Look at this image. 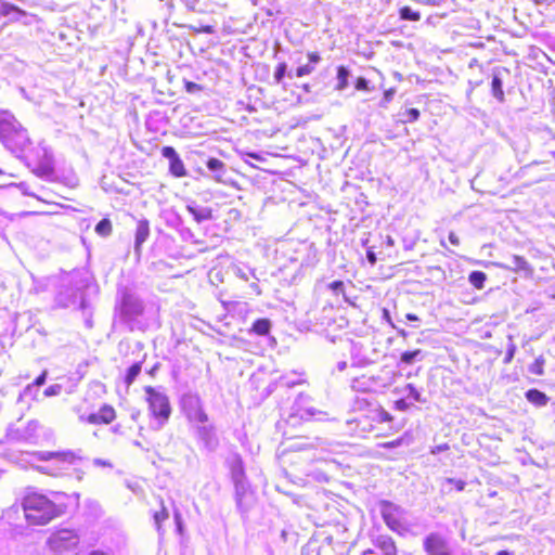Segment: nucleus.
<instances>
[{"mask_svg": "<svg viewBox=\"0 0 555 555\" xmlns=\"http://www.w3.org/2000/svg\"><path fill=\"white\" fill-rule=\"evenodd\" d=\"M0 140L15 155L24 153L31 143L27 130L9 112H0Z\"/></svg>", "mask_w": 555, "mask_h": 555, "instance_id": "1", "label": "nucleus"}, {"mask_svg": "<svg viewBox=\"0 0 555 555\" xmlns=\"http://www.w3.org/2000/svg\"><path fill=\"white\" fill-rule=\"evenodd\" d=\"M22 505L27 522L34 526L46 525L60 514L52 501L36 492L26 494Z\"/></svg>", "mask_w": 555, "mask_h": 555, "instance_id": "2", "label": "nucleus"}, {"mask_svg": "<svg viewBox=\"0 0 555 555\" xmlns=\"http://www.w3.org/2000/svg\"><path fill=\"white\" fill-rule=\"evenodd\" d=\"M117 309L121 320L129 325L143 314V301L138 296L132 283L118 285Z\"/></svg>", "mask_w": 555, "mask_h": 555, "instance_id": "3", "label": "nucleus"}, {"mask_svg": "<svg viewBox=\"0 0 555 555\" xmlns=\"http://www.w3.org/2000/svg\"><path fill=\"white\" fill-rule=\"evenodd\" d=\"M144 391L149 403L150 414L157 424L156 429H160L168 422L171 414L169 399L164 391L152 386H146Z\"/></svg>", "mask_w": 555, "mask_h": 555, "instance_id": "4", "label": "nucleus"}, {"mask_svg": "<svg viewBox=\"0 0 555 555\" xmlns=\"http://www.w3.org/2000/svg\"><path fill=\"white\" fill-rule=\"evenodd\" d=\"M80 542L78 533L72 529H60L48 539L52 552L59 555L75 553Z\"/></svg>", "mask_w": 555, "mask_h": 555, "instance_id": "5", "label": "nucleus"}, {"mask_svg": "<svg viewBox=\"0 0 555 555\" xmlns=\"http://www.w3.org/2000/svg\"><path fill=\"white\" fill-rule=\"evenodd\" d=\"M37 459L40 461L51 462L53 466L43 467L41 470L56 476L60 470L66 469L70 465L75 464L80 456L69 450L62 452L41 451L37 453Z\"/></svg>", "mask_w": 555, "mask_h": 555, "instance_id": "6", "label": "nucleus"}, {"mask_svg": "<svg viewBox=\"0 0 555 555\" xmlns=\"http://www.w3.org/2000/svg\"><path fill=\"white\" fill-rule=\"evenodd\" d=\"M181 409L191 423L204 424L208 422L202 400L196 393H184L181 398Z\"/></svg>", "mask_w": 555, "mask_h": 555, "instance_id": "7", "label": "nucleus"}, {"mask_svg": "<svg viewBox=\"0 0 555 555\" xmlns=\"http://www.w3.org/2000/svg\"><path fill=\"white\" fill-rule=\"evenodd\" d=\"M380 514L390 530L400 532L403 529L402 518L405 511L401 506L389 501H383L380 503Z\"/></svg>", "mask_w": 555, "mask_h": 555, "instance_id": "8", "label": "nucleus"}, {"mask_svg": "<svg viewBox=\"0 0 555 555\" xmlns=\"http://www.w3.org/2000/svg\"><path fill=\"white\" fill-rule=\"evenodd\" d=\"M423 547L427 555H452L449 539L440 532L427 534L423 541Z\"/></svg>", "mask_w": 555, "mask_h": 555, "instance_id": "9", "label": "nucleus"}, {"mask_svg": "<svg viewBox=\"0 0 555 555\" xmlns=\"http://www.w3.org/2000/svg\"><path fill=\"white\" fill-rule=\"evenodd\" d=\"M232 478L235 485V491H236V503L237 506H242L243 495L245 493L246 487H245V473L243 467V462L240 457L235 460V462L232 465Z\"/></svg>", "mask_w": 555, "mask_h": 555, "instance_id": "10", "label": "nucleus"}, {"mask_svg": "<svg viewBox=\"0 0 555 555\" xmlns=\"http://www.w3.org/2000/svg\"><path fill=\"white\" fill-rule=\"evenodd\" d=\"M196 435L206 450L211 452L217 449L219 440L212 425L204 423L201 426H197Z\"/></svg>", "mask_w": 555, "mask_h": 555, "instance_id": "11", "label": "nucleus"}, {"mask_svg": "<svg viewBox=\"0 0 555 555\" xmlns=\"http://www.w3.org/2000/svg\"><path fill=\"white\" fill-rule=\"evenodd\" d=\"M330 287L336 294L341 293L345 300L352 306H356V299L358 296L353 292V285L351 280H347V284L343 280L334 281Z\"/></svg>", "mask_w": 555, "mask_h": 555, "instance_id": "12", "label": "nucleus"}, {"mask_svg": "<svg viewBox=\"0 0 555 555\" xmlns=\"http://www.w3.org/2000/svg\"><path fill=\"white\" fill-rule=\"evenodd\" d=\"M186 209L197 223L212 218V211L209 207L197 206L195 203H191L186 206Z\"/></svg>", "mask_w": 555, "mask_h": 555, "instance_id": "13", "label": "nucleus"}, {"mask_svg": "<svg viewBox=\"0 0 555 555\" xmlns=\"http://www.w3.org/2000/svg\"><path fill=\"white\" fill-rule=\"evenodd\" d=\"M0 15L8 17L11 22H15L25 16L26 12L11 3L3 2L0 4Z\"/></svg>", "mask_w": 555, "mask_h": 555, "instance_id": "14", "label": "nucleus"}, {"mask_svg": "<svg viewBox=\"0 0 555 555\" xmlns=\"http://www.w3.org/2000/svg\"><path fill=\"white\" fill-rule=\"evenodd\" d=\"M395 392L402 395L406 398H411L415 402H421V403L426 402V400L422 397L421 391L413 384H406L405 386H403L401 388L397 387L395 389Z\"/></svg>", "mask_w": 555, "mask_h": 555, "instance_id": "15", "label": "nucleus"}, {"mask_svg": "<svg viewBox=\"0 0 555 555\" xmlns=\"http://www.w3.org/2000/svg\"><path fill=\"white\" fill-rule=\"evenodd\" d=\"M150 235V225L147 220H140L135 230V242L134 246L138 250L140 246L147 240Z\"/></svg>", "mask_w": 555, "mask_h": 555, "instance_id": "16", "label": "nucleus"}, {"mask_svg": "<svg viewBox=\"0 0 555 555\" xmlns=\"http://www.w3.org/2000/svg\"><path fill=\"white\" fill-rule=\"evenodd\" d=\"M526 398L530 403L537 406H544L548 402L547 396L538 389H529L526 392Z\"/></svg>", "mask_w": 555, "mask_h": 555, "instance_id": "17", "label": "nucleus"}, {"mask_svg": "<svg viewBox=\"0 0 555 555\" xmlns=\"http://www.w3.org/2000/svg\"><path fill=\"white\" fill-rule=\"evenodd\" d=\"M207 168L215 172V180L221 181V177L224 173V164L218 158H209L207 160Z\"/></svg>", "mask_w": 555, "mask_h": 555, "instance_id": "18", "label": "nucleus"}, {"mask_svg": "<svg viewBox=\"0 0 555 555\" xmlns=\"http://www.w3.org/2000/svg\"><path fill=\"white\" fill-rule=\"evenodd\" d=\"M271 322L268 319H258L254 322L251 332L258 335H267L270 332Z\"/></svg>", "mask_w": 555, "mask_h": 555, "instance_id": "19", "label": "nucleus"}, {"mask_svg": "<svg viewBox=\"0 0 555 555\" xmlns=\"http://www.w3.org/2000/svg\"><path fill=\"white\" fill-rule=\"evenodd\" d=\"M98 413L102 424H109L115 418V410L107 404L103 405Z\"/></svg>", "mask_w": 555, "mask_h": 555, "instance_id": "20", "label": "nucleus"}, {"mask_svg": "<svg viewBox=\"0 0 555 555\" xmlns=\"http://www.w3.org/2000/svg\"><path fill=\"white\" fill-rule=\"evenodd\" d=\"M491 89L493 96L502 102L504 100L503 82L499 76L492 78Z\"/></svg>", "mask_w": 555, "mask_h": 555, "instance_id": "21", "label": "nucleus"}, {"mask_svg": "<svg viewBox=\"0 0 555 555\" xmlns=\"http://www.w3.org/2000/svg\"><path fill=\"white\" fill-rule=\"evenodd\" d=\"M512 267L515 272L524 273L526 275L530 273V268L527 261L521 257H514L512 260Z\"/></svg>", "mask_w": 555, "mask_h": 555, "instance_id": "22", "label": "nucleus"}, {"mask_svg": "<svg viewBox=\"0 0 555 555\" xmlns=\"http://www.w3.org/2000/svg\"><path fill=\"white\" fill-rule=\"evenodd\" d=\"M170 171L176 177H184L186 175L183 162L179 156L170 162Z\"/></svg>", "mask_w": 555, "mask_h": 555, "instance_id": "23", "label": "nucleus"}, {"mask_svg": "<svg viewBox=\"0 0 555 555\" xmlns=\"http://www.w3.org/2000/svg\"><path fill=\"white\" fill-rule=\"evenodd\" d=\"M142 370V365L140 362H135L133 363L127 371V374H126V377H125V382L126 384L129 386L131 385L134 379L137 378V376L140 374Z\"/></svg>", "mask_w": 555, "mask_h": 555, "instance_id": "24", "label": "nucleus"}, {"mask_svg": "<svg viewBox=\"0 0 555 555\" xmlns=\"http://www.w3.org/2000/svg\"><path fill=\"white\" fill-rule=\"evenodd\" d=\"M17 195L16 188L13 185L10 186H0V202H4L7 199L13 198ZM0 212L3 214L4 210L0 207Z\"/></svg>", "mask_w": 555, "mask_h": 555, "instance_id": "25", "label": "nucleus"}, {"mask_svg": "<svg viewBox=\"0 0 555 555\" xmlns=\"http://www.w3.org/2000/svg\"><path fill=\"white\" fill-rule=\"evenodd\" d=\"M349 72L346 67L340 66L337 70V90H344L348 86Z\"/></svg>", "mask_w": 555, "mask_h": 555, "instance_id": "26", "label": "nucleus"}, {"mask_svg": "<svg viewBox=\"0 0 555 555\" xmlns=\"http://www.w3.org/2000/svg\"><path fill=\"white\" fill-rule=\"evenodd\" d=\"M95 232L101 236H108L112 233V222L108 219H102L96 224Z\"/></svg>", "mask_w": 555, "mask_h": 555, "instance_id": "27", "label": "nucleus"}, {"mask_svg": "<svg viewBox=\"0 0 555 555\" xmlns=\"http://www.w3.org/2000/svg\"><path fill=\"white\" fill-rule=\"evenodd\" d=\"M400 17L406 21H420L421 14L413 11L410 7H403L400 9Z\"/></svg>", "mask_w": 555, "mask_h": 555, "instance_id": "28", "label": "nucleus"}, {"mask_svg": "<svg viewBox=\"0 0 555 555\" xmlns=\"http://www.w3.org/2000/svg\"><path fill=\"white\" fill-rule=\"evenodd\" d=\"M545 360L543 356H540L535 359V361L529 366V371L532 374L535 375H543V366H544Z\"/></svg>", "mask_w": 555, "mask_h": 555, "instance_id": "29", "label": "nucleus"}, {"mask_svg": "<svg viewBox=\"0 0 555 555\" xmlns=\"http://www.w3.org/2000/svg\"><path fill=\"white\" fill-rule=\"evenodd\" d=\"M326 415L327 414L325 412L317 410L314 408H306L304 413L301 414V417L309 416L322 421L326 418Z\"/></svg>", "mask_w": 555, "mask_h": 555, "instance_id": "30", "label": "nucleus"}, {"mask_svg": "<svg viewBox=\"0 0 555 555\" xmlns=\"http://www.w3.org/2000/svg\"><path fill=\"white\" fill-rule=\"evenodd\" d=\"M168 517H169V514L164 506L162 507V509L159 512H156L154 514V521H155V525H156V528L158 531H160L162 522L165 521L166 519H168Z\"/></svg>", "mask_w": 555, "mask_h": 555, "instance_id": "31", "label": "nucleus"}, {"mask_svg": "<svg viewBox=\"0 0 555 555\" xmlns=\"http://www.w3.org/2000/svg\"><path fill=\"white\" fill-rule=\"evenodd\" d=\"M38 392V387H35V385L29 384L27 385L24 390L21 392L18 401H23L25 398H35Z\"/></svg>", "mask_w": 555, "mask_h": 555, "instance_id": "32", "label": "nucleus"}, {"mask_svg": "<svg viewBox=\"0 0 555 555\" xmlns=\"http://www.w3.org/2000/svg\"><path fill=\"white\" fill-rule=\"evenodd\" d=\"M421 354V350H414V351H405L401 354V361L405 364H411L415 360H417V357Z\"/></svg>", "mask_w": 555, "mask_h": 555, "instance_id": "33", "label": "nucleus"}, {"mask_svg": "<svg viewBox=\"0 0 555 555\" xmlns=\"http://www.w3.org/2000/svg\"><path fill=\"white\" fill-rule=\"evenodd\" d=\"M286 70H287V65L286 63H280L276 68H275V72H274V80L276 83H281L283 78L285 77L286 75Z\"/></svg>", "mask_w": 555, "mask_h": 555, "instance_id": "34", "label": "nucleus"}, {"mask_svg": "<svg viewBox=\"0 0 555 555\" xmlns=\"http://www.w3.org/2000/svg\"><path fill=\"white\" fill-rule=\"evenodd\" d=\"M447 485H454L457 491H463L465 488V481L460 479L446 478L442 485L443 490L446 489Z\"/></svg>", "mask_w": 555, "mask_h": 555, "instance_id": "35", "label": "nucleus"}, {"mask_svg": "<svg viewBox=\"0 0 555 555\" xmlns=\"http://www.w3.org/2000/svg\"><path fill=\"white\" fill-rule=\"evenodd\" d=\"M189 28L194 33L214 34L216 31L215 27L211 25H190Z\"/></svg>", "mask_w": 555, "mask_h": 555, "instance_id": "36", "label": "nucleus"}, {"mask_svg": "<svg viewBox=\"0 0 555 555\" xmlns=\"http://www.w3.org/2000/svg\"><path fill=\"white\" fill-rule=\"evenodd\" d=\"M314 70V66L312 64H305L299 66L296 69V76L297 77H304L307 75H310Z\"/></svg>", "mask_w": 555, "mask_h": 555, "instance_id": "37", "label": "nucleus"}, {"mask_svg": "<svg viewBox=\"0 0 555 555\" xmlns=\"http://www.w3.org/2000/svg\"><path fill=\"white\" fill-rule=\"evenodd\" d=\"M162 155L169 159V162H171L172 159L177 158L179 155L178 153L176 152V150L171 146H165L163 147L162 150Z\"/></svg>", "mask_w": 555, "mask_h": 555, "instance_id": "38", "label": "nucleus"}, {"mask_svg": "<svg viewBox=\"0 0 555 555\" xmlns=\"http://www.w3.org/2000/svg\"><path fill=\"white\" fill-rule=\"evenodd\" d=\"M80 422H87L89 424H102L99 417V413H91L85 417V415L79 416Z\"/></svg>", "mask_w": 555, "mask_h": 555, "instance_id": "39", "label": "nucleus"}, {"mask_svg": "<svg viewBox=\"0 0 555 555\" xmlns=\"http://www.w3.org/2000/svg\"><path fill=\"white\" fill-rule=\"evenodd\" d=\"M62 391V386L59 385V384H54V385H51L49 386L46 390H44V396L46 397H52V396H57L60 395Z\"/></svg>", "mask_w": 555, "mask_h": 555, "instance_id": "40", "label": "nucleus"}, {"mask_svg": "<svg viewBox=\"0 0 555 555\" xmlns=\"http://www.w3.org/2000/svg\"><path fill=\"white\" fill-rule=\"evenodd\" d=\"M509 340H511V343L508 344L507 351H506L505 359H504L505 363H508L512 361V359L514 358L515 351H516V346H515V344L512 343V337H509Z\"/></svg>", "mask_w": 555, "mask_h": 555, "instance_id": "41", "label": "nucleus"}, {"mask_svg": "<svg viewBox=\"0 0 555 555\" xmlns=\"http://www.w3.org/2000/svg\"><path fill=\"white\" fill-rule=\"evenodd\" d=\"M405 117H406L405 121L413 122L418 119L420 112L416 108H409L405 112Z\"/></svg>", "mask_w": 555, "mask_h": 555, "instance_id": "42", "label": "nucleus"}, {"mask_svg": "<svg viewBox=\"0 0 555 555\" xmlns=\"http://www.w3.org/2000/svg\"><path fill=\"white\" fill-rule=\"evenodd\" d=\"M393 94H395V91L392 89L385 91L384 98L380 102V106L386 107L387 104L392 100Z\"/></svg>", "mask_w": 555, "mask_h": 555, "instance_id": "43", "label": "nucleus"}, {"mask_svg": "<svg viewBox=\"0 0 555 555\" xmlns=\"http://www.w3.org/2000/svg\"><path fill=\"white\" fill-rule=\"evenodd\" d=\"M395 405L399 411H406L411 406V403H408L405 398H401L395 402Z\"/></svg>", "mask_w": 555, "mask_h": 555, "instance_id": "44", "label": "nucleus"}, {"mask_svg": "<svg viewBox=\"0 0 555 555\" xmlns=\"http://www.w3.org/2000/svg\"><path fill=\"white\" fill-rule=\"evenodd\" d=\"M356 88L358 90H367L369 89V81L365 78L360 77V78H358V80L356 82Z\"/></svg>", "mask_w": 555, "mask_h": 555, "instance_id": "45", "label": "nucleus"}, {"mask_svg": "<svg viewBox=\"0 0 555 555\" xmlns=\"http://www.w3.org/2000/svg\"><path fill=\"white\" fill-rule=\"evenodd\" d=\"M189 10L197 11L199 0H181Z\"/></svg>", "mask_w": 555, "mask_h": 555, "instance_id": "46", "label": "nucleus"}, {"mask_svg": "<svg viewBox=\"0 0 555 555\" xmlns=\"http://www.w3.org/2000/svg\"><path fill=\"white\" fill-rule=\"evenodd\" d=\"M47 379V371H43L33 383L35 387H40L46 383Z\"/></svg>", "mask_w": 555, "mask_h": 555, "instance_id": "47", "label": "nucleus"}, {"mask_svg": "<svg viewBox=\"0 0 555 555\" xmlns=\"http://www.w3.org/2000/svg\"><path fill=\"white\" fill-rule=\"evenodd\" d=\"M309 63L312 64L314 67L315 65L321 61L320 55L317 52H311L308 54Z\"/></svg>", "mask_w": 555, "mask_h": 555, "instance_id": "48", "label": "nucleus"}, {"mask_svg": "<svg viewBox=\"0 0 555 555\" xmlns=\"http://www.w3.org/2000/svg\"><path fill=\"white\" fill-rule=\"evenodd\" d=\"M483 281L485 280H468V284L475 289H481L483 287Z\"/></svg>", "mask_w": 555, "mask_h": 555, "instance_id": "49", "label": "nucleus"}, {"mask_svg": "<svg viewBox=\"0 0 555 555\" xmlns=\"http://www.w3.org/2000/svg\"><path fill=\"white\" fill-rule=\"evenodd\" d=\"M366 258L371 264H374L376 262V255L373 251L372 247H367L366 249Z\"/></svg>", "mask_w": 555, "mask_h": 555, "instance_id": "50", "label": "nucleus"}, {"mask_svg": "<svg viewBox=\"0 0 555 555\" xmlns=\"http://www.w3.org/2000/svg\"><path fill=\"white\" fill-rule=\"evenodd\" d=\"M284 380V384L287 386V387H293L295 385H298V384H301L302 383V379L301 378H296V379H288L287 377H284L283 378Z\"/></svg>", "mask_w": 555, "mask_h": 555, "instance_id": "51", "label": "nucleus"}, {"mask_svg": "<svg viewBox=\"0 0 555 555\" xmlns=\"http://www.w3.org/2000/svg\"><path fill=\"white\" fill-rule=\"evenodd\" d=\"M448 240L454 246H459L460 245V238H459V236L454 232H450L449 233Z\"/></svg>", "mask_w": 555, "mask_h": 555, "instance_id": "52", "label": "nucleus"}, {"mask_svg": "<svg viewBox=\"0 0 555 555\" xmlns=\"http://www.w3.org/2000/svg\"><path fill=\"white\" fill-rule=\"evenodd\" d=\"M400 443H401L400 440H393V441L384 443V447L391 449V448H397L398 446H400Z\"/></svg>", "mask_w": 555, "mask_h": 555, "instance_id": "53", "label": "nucleus"}, {"mask_svg": "<svg viewBox=\"0 0 555 555\" xmlns=\"http://www.w3.org/2000/svg\"><path fill=\"white\" fill-rule=\"evenodd\" d=\"M468 278H473V279H476V278H486L485 273L480 272V271H473L469 273Z\"/></svg>", "mask_w": 555, "mask_h": 555, "instance_id": "54", "label": "nucleus"}, {"mask_svg": "<svg viewBox=\"0 0 555 555\" xmlns=\"http://www.w3.org/2000/svg\"><path fill=\"white\" fill-rule=\"evenodd\" d=\"M221 263L223 264H232V261L229 257L222 258Z\"/></svg>", "mask_w": 555, "mask_h": 555, "instance_id": "55", "label": "nucleus"}, {"mask_svg": "<svg viewBox=\"0 0 555 555\" xmlns=\"http://www.w3.org/2000/svg\"><path fill=\"white\" fill-rule=\"evenodd\" d=\"M406 318H408L409 320H411V321H417V320H418V318H417L416 315L411 314V313L406 314Z\"/></svg>", "mask_w": 555, "mask_h": 555, "instance_id": "56", "label": "nucleus"}, {"mask_svg": "<svg viewBox=\"0 0 555 555\" xmlns=\"http://www.w3.org/2000/svg\"><path fill=\"white\" fill-rule=\"evenodd\" d=\"M387 245L392 246L393 240L390 236H387Z\"/></svg>", "mask_w": 555, "mask_h": 555, "instance_id": "57", "label": "nucleus"}, {"mask_svg": "<svg viewBox=\"0 0 555 555\" xmlns=\"http://www.w3.org/2000/svg\"><path fill=\"white\" fill-rule=\"evenodd\" d=\"M496 555H511L507 551H500Z\"/></svg>", "mask_w": 555, "mask_h": 555, "instance_id": "58", "label": "nucleus"}, {"mask_svg": "<svg viewBox=\"0 0 555 555\" xmlns=\"http://www.w3.org/2000/svg\"><path fill=\"white\" fill-rule=\"evenodd\" d=\"M345 366H346V363H345V362H343V363H339V364H338V369H339L340 371H341V370H344V369H345Z\"/></svg>", "mask_w": 555, "mask_h": 555, "instance_id": "59", "label": "nucleus"}, {"mask_svg": "<svg viewBox=\"0 0 555 555\" xmlns=\"http://www.w3.org/2000/svg\"><path fill=\"white\" fill-rule=\"evenodd\" d=\"M193 87H196V83H193V86L192 83H189L188 89H193Z\"/></svg>", "mask_w": 555, "mask_h": 555, "instance_id": "60", "label": "nucleus"}, {"mask_svg": "<svg viewBox=\"0 0 555 555\" xmlns=\"http://www.w3.org/2000/svg\"><path fill=\"white\" fill-rule=\"evenodd\" d=\"M193 87H196V83H193V86L192 83H189L188 89H193Z\"/></svg>", "mask_w": 555, "mask_h": 555, "instance_id": "61", "label": "nucleus"}, {"mask_svg": "<svg viewBox=\"0 0 555 555\" xmlns=\"http://www.w3.org/2000/svg\"><path fill=\"white\" fill-rule=\"evenodd\" d=\"M193 87H196V83H193V86L192 83H189L188 89H193Z\"/></svg>", "mask_w": 555, "mask_h": 555, "instance_id": "62", "label": "nucleus"}, {"mask_svg": "<svg viewBox=\"0 0 555 555\" xmlns=\"http://www.w3.org/2000/svg\"><path fill=\"white\" fill-rule=\"evenodd\" d=\"M388 547L392 551V553H395V546H393V544H390Z\"/></svg>", "mask_w": 555, "mask_h": 555, "instance_id": "63", "label": "nucleus"}, {"mask_svg": "<svg viewBox=\"0 0 555 555\" xmlns=\"http://www.w3.org/2000/svg\"><path fill=\"white\" fill-rule=\"evenodd\" d=\"M250 156L255 159H259V156H257L256 154H250Z\"/></svg>", "mask_w": 555, "mask_h": 555, "instance_id": "64", "label": "nucleus"}]
</instances>
